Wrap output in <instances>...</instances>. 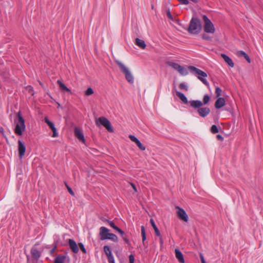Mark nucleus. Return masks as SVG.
<instances>
[{
  "label": "nucleus",
  "instance_id": "1",
  "mask_svg": "<svg viewBox=\"0 0 263 263\" xmlns=\"http://www.w3.org/2000/svg\"><path fill=\"white\" fill-rule=\"evenodd\" d=\"M202 29L201 21L197 17H193L190 23L188 28L189 33L193 34L199 33Z\"/></svg>",
  "mask_w": 263,
  "mask_h": 263
},
{
  "label": "nucleus",
  "instance_id": "2",
  "mask_svg": "<svg viewBox=\"0 0 263 263\" xmlns=\"http://www.w3.org/2000/svg\"><path fill=\"white\" fill-rule=\"evenodd\" d=\"M99 235L102 240L109 239L115 242L118 241V237L115 234L109 233V229L106 227H101L100 228Z\"/></svg>",
  "mask_w": 263,
  "mask_h": 263
},
{
  "label": "nucleus",
  "instance_id": "3",
  "mask_svg": "<svg viewBox=\"0 0 263 263\" xmlns=\"http://www.w3.org/2000/svg\"><path fill=\"white\" fill-rule=\"evenodd\" d=\"M17 120L16 121V124L14 129V132L16 135L21 136L26 128L25 120L20 111L17 112Z\"/></svg>",
  "mask_w": 263,
  "mask_h": 263
},
{
  "label": "nucleus",
  "instance_id": "4",
  "mask_svg": "<svg viewBox=\"0 0 263 263\" xmlns=\"http://www.w3.org/2000/svg\"><path fill=\"white\" fill-rule=\"evenodd\" d=\"M188 69L190 70L191 73L198 75V79L200 80L204 85L206 86L209 85V83L206 80L204 79V78L207 77V74L205 72L193 66H189Z\"/></svg>",
  "mask_w": 263,
  "mask_h": 263
},
{
  "label": "nucleus",
  "instance_id": "5",
  "mask_svg": "<svg viewBox=\"0 0 263 263\" xmlns=\"http://www.w3.org/2000/svg\"><path fill=\"white\" fill-rule=\"evenodd\" d=\"M203 30L205 32L214 34L215 32V28L213 23L205 15H203Z\"/></svg>",
  "mask_w": 263,
  "mask_h": 263
},
{
  "label": "nucleus",
  "instance_id": "6",
  "mask_svg": "<svg viewBox=\"0 0 263 263\" xmlns=\"http://www.w3.org/2000/svg\"><path fill=\"white\" fill-rule=\"evenodd\" d=\"M95 122L97 126L102 125L104 126L108 132L110 133L114 132V129L111 127V123L106 118L104 117H100L96 119Z\"/></svg>",
  "mask_w": 263,
  "mask_h": 263
},
{
  "label": "nucleus",
  "instance_id": "7",
  "mask_svg": "<svg viewBox=\"0 0 263 263\" xmlns=\"http://www.w3.org/2000/svg\"><path fill=\"white\" fill-rule=\"evenodd\" d=\"M103 220L104 222H106L110 226V227H111L115 230L117 231L121 235L122 239L125 241V242L128 245V246L130 245V242L129 241V240L127 238V235L125 234L123 231H122L118 227H117L113 221L109 220L106 219H104Z\"/></svg>",
  "mask_w": 263,
  "mask_h": 263
},
{
  "label": "nucleus",
  "instance_id": "8",
  "mask_svg": "<svg viewBox=\"0 0 263 263\" xmlns=\"http://www.w3.org/2000/svg\"><path fill=\"white\" fill-rule=\"evenodd\" d=\"M210 100V97L208 95H205L203 97V102L200 100H191L189 101V104L192 107L196 109L202 107L203 104H207Z\"/></svg>",
  "mask_w": 263,
  "mask_h": 263
},
{
  "label": "nucleus",
  "instance_id": "9",
  "mask_svg": "<svg viewBox=\"0 0 263 263\" xmlns=\"http://www.w3.org/2000/svg\"><path fill=\"white\" fill-rule=\"evenodd\" d=\"M167 64L175 70H177L182 76H186L188 74L187 70L183 66H181L178 63L173 62H168Z\"/></svg>",
  "mask_w": 263,
  "mask_h": 263
},
{
  "label": "nucleus",
  "instance_id": "10",
  "mask_svg": "<svg viewBox=\"0 0 263 263\" xmlns=\"http://www.w3.org/2000/svg\"><path fill=\"white\" fill-rule=\"evenodd\" d=\"M103 251L107 256L109 263H115L114 256L112 254L111 249L108 246H104Z\"/></svg>",
  "mask_w": 263,
  "mask_h": 263
},
{
  "label": "nucleus",
  "instance_id": "11",
  "mask_svg": "<svg viewBox=\"0 0 263 263\" xmlns=\"http://www.w3.org/2000/svg\"><path fill=\"white\" fill-rule=\"evenodd\" d=\"M176 208L178 209L177 214L179 218L184 221L187 222L188 220V216L185 211L178 206H177Z\"/></svg>",
  "mask_w": 263,
  "mask_h": 263
},
{
  "label": "nucleus",
  "instance_id": "12",
  "mask_svg": "<svg viewBox=\"0 0 263 263\" xmlns=\"http://www.w3.org/2000/svg\"><path fill=\"white\" fill-rule=\"evenodd\" d=\"M45 122L47 123V124L49 126L53 132L52 137H57L58 136V133L57 132V129L55 127L54 124L49 121L47 117L45 118Z\"/></svg>",
  "mask_w": 263,
  "mask_h": 263
},
{
  "label": "nucleus",
  "instance_id": "13",
  "mask_svg": "<svg viewBox=\"0 0 263 263\" xmlns=\"http://www.w3.org/2000/svg\"><path fill=\"white\" fill-rule=\"evenodd\" d=\"M74 133L75 136L81 142L85 143V139L81 129L77 127H76L74 129Z\"/></svg>",
  "mask_w": 263,
  "mask_h": 263
},
{
  "label": "nucleus",
  "instance_id": "14",
  "mask_svg": "<svg viewBox=\"0 0 263 263\" xmlns=\"http://www.w3.org/2000/svg\"><path fill=\"white\" fill-rule=\"evenodd\" d=\"M18 145L19 157L20 158H22L25 153L26 147L25 144L20 140L18 141Z\"/></svg>",
  "mask_w": 263,
  "mask_h": 263
},
{
  "label": "nucleus",
  "instance_id": "15",
  "mask_svg": "<svg viewBox=\"0 0 263 263\" xmlns=\"http://www.w3.org/2000/svg\"><path fill=\"white\" fill-rule=\"evenodd\" d=\"M197 112L200 116L201 117H205L207 116L210 112V109L209 107H199L198 108Z\"/></svg>",
  "mask_w": 263,
  "mask_h": 263
},
{
  "label": "nucleus",
  "instance_id": "16",
  "mask_svg": "<svg viewBox=\"0 0 263 263\" xmlns=\"http://www.w3.org/2000/svg\"><path fill=\"white\" fill-rule=\"evenodd\" d=\"M129 138L131 141L135 142L137 146L142 151L145 150V147L140 142V141L134 135H130Z\"/></svg>",
  "mask_w": 263,
  "mask_h": 263
},
{
  "label": "nucleus",
  "instance_id": "17",
  "mask_svg": "<svg viewBox=\"0 0 263 263\" xmlns=\"http://www.w3.org/2000/svg\"><path fill=\"white\" fill-rule=\"evenodd\" d=\"M69 245L72 252L74 253H77L79 251V248L76 241L73 239H69L68 240Z\"/></svg>",
  "mask_w": 263,
  "mask_h": 263
},
{
  "label": "nucleus",
  "instance_id": "18",
  "mask_svg": "<svg viewBox=\"0 0 263 263\" xmlns=\"http://www.w3.org/2000/svg\"><path fill=\"white\" fill-rule=\"evenodd\" d=\"M226 104V101L223 98H218L215 103V107L217 109H219L224 106Z\"/></svg>",
  "mask_w": 263,
  "mask_h": 263
},
{
  "label": "nucleus",
  "instance_id": "19",
  "mask_svg": "<svg viewBox=\"0 0 263 263\" xmlns=\"http://www.w3.org/2000/svg\"><path fill=\"white\" fill-rule=\"evenodd\" d=\"M115 62L118 65L119 67L120 68L121 71L122 73L124 74L128 71L129 70V69L121 61L119 60H116Z\"/></svg>",
  "mask_w": 263,
  "mask_h": 263
},
{
  "label": "nucleus",
  "instance_id": "20",
  "mask_svg": "<svg viewBox=\"0 0 263 263\" xmlns=\"http://www.w3.org/2000/svg\"><path fill=\"white\" fill-rule=\"evenodd\" d=\"M221 57L223 58L225 62L227 63L229 66L231 67H233L234 66V64L232 60L229 57L223 53L221 54Z\"/></svg>",
  "mask_w": 263,
  "mask_h": 263
},
{
  "label": "nucleus",
  "instance_id": "21",
  "mask_svg": "<svg viewBox=\"0 0 263 263\" xmlns=\"http://www.w3.org/2000/svg\"><path fill=\"white\" fill-rule=\"evenodd\" d=\"M175 256L177 258V259L178 260V261L180 263H184V259L183 257V255L182 253L181 252V251L178 249H176L175 250Z\"/></svg>",
  "mask_w": 263,
  "mask_h": 263
},
{
  "label": "nucleus",
  "instance_id": "22",
  "mask_svg": "<svg viewBox=\"0 0 263 263\" xmlns=\"http://www.w3.org/2000/svg\"><path fill=\"white\" fill-rule=\"evenodd\" d=\"M135 44L142 49H145L146 46L145 42L139 38L135 39Z\"/></svg>",
  "mask_w": 263,
  "mask_h": 263
},
{
  "label": "nucleus",
  "instance_id": "23",
  "mask_svg": "<svg viewBox=\"0 0 263 263\" xmlns=\"http://www.w3.org/2000/svg\"><path fill=\"white\" fill-rule=\"evenodd\" d=\"M236 54L238 57H244L248 63H250L251 62L249 57L246 54L245 52L241 50L237 51Z\"/></svg>",
  "mask_w": 263,
  "mask_h": 263
},
{
  "label": "nucleus",
  "instance_id": "24",
  "mask_svg": "<svg viewBox=\"0 0 263 263\" xmlns=\"http://www.w3.org/2000/svg\"><path fill=\"white\" fill-rule=\"evenodd\" d=\"M126 80L130 83H134V78L130 70L124 73Z\"/></svg>",
  "mask_w": 263,
  "mask_h": 263
},
{
  "label": "nucleus",
  "instance_id": "25",
  "mask_svg": "<svg viewBox=\"0 0 263 263\" xmlns=\"http://www.w3.org/2000/svg\"><path fill=\"white\" fill-rule=\"evenodd\" d=\"M176 95L184 104H186L189 103V102H188L187 99L183 93L180 91H176Z\"/></svg>",
  "mask_w": 263,
  "mask_h": 263
},
{
  "label": "nucleus",
  "instance_id": "26",
  "mask_svg": "<svg viewBox=\"0 0 263 263\" xmlns=\"http://www.w3.org/2000/svg\"><path fill=\"white\" fill-rule=\"evenodd\" d=\"M150 223L154 230L155 233L156 235L160 236V232L159 229H158L157 227L155 224V221L153 220V219H150Z\"/></svg>",
  "mask_w": 263,
  "mask_h": 263
},
{
  "label": "nucleus",
  "instance_id": "27",
  "mask_svg": "<svg viewBox=\"0 0 263 263\" xmlns=\"http://www.w3.org/2000/svg\"><path fill=\"white\" fill-rule=\"evenodd\" d=\"M57 83L59 84L60 88L64 91L71 93V90L68 88L64 84H63L60 80L57 81Z\"/></svg>",
  "mask_w": 263,
  "mask_h": 263
},
{
  "label": "nucleus",
  "instance_id": "28",
  "mask_svg": "<svg viewBox=\"0 0 263 263\" xmlns=\"http://www.w3.org/2000/svg\"><path fill=\"white\" fill-rule=\"evenodd\" d=\"M31 254L32 256L35 258H39L40 256V253L36 249H32L31 250Z\"/></svg>",
  "mask_w": 263,
  "mask_h": 263
},
{
  "label": "nucleus",
  "instance_id": "29",
  "mask_svg": "<svg viewBox=\"0 0 263 263\" xmlns=\"http://www.w3.org/2000/svg\"><path fill=\"white\" fill-rule=\"evenodd\" d=\"M64 260L65 257L64 256L59 255L55 258L54 263H64Z\"/></svg>",
  "mask_w": 263,
  "mask_h": 263
},
{
  "label": "nucleus",
  "instance_id": "30",
  "mask_svg": "<svg viewBox=\"0 0 263 263\" xmlns=\"http://www.w3.org/2000/svg\"><path fill=\"white\" fill-rule=\"evenodd\" d=\"M141 230L142 242L143 244H144V241L146 240V233H145V228L143 226H141Z\"/></svg>",
  "mask_w": 263,
  "mask_h": 263
},
{
  "label": "nucleus",
  "instance_id": "31",
  "mask_svg": "<svg viewBox=\"0 0 263 263\" xmlns=\"http://www.w3.org/2000/svg\"><path fill=\"white\" fill-rule=\"evenodd\" d=\"M181 4L183 5H188L190 3V2H192L193 3H196L198 2V0H177Z\"/></svg>",
  "mask_w": 263,
  "mask_h": 263
},
{
  "label": "nucleus",
  "instance_id": "32",
  "mask_svg": "<svg viewBox=\"0 0 263 263\" xmlns=\"http://www.w3.org/2000/svg\"><path fill=\"white\" fill-rule=\"evenodd\" d=\"M211 132L213 134H216L218 133L219 130L217 126L215 125H213L211 128Z\"/></svg>",
  "mask_w": 263,
  "mask_h": 263
},
{
  "label": "nucleus",
  "instance_id": "33",
  "mask_svg": "<svg viewBox=\"0 0 263 263\" xmlns=\"http://www.w3.org/2000/svg\"><path fill=\"white\" fill-rule=\"evenodd\" d=\"M93 93V90L90 87L87 88V89L85 92V95L87 96H90V95H92Z\"/></svg>",
  "mask_w": 263,
  "mask_h": 263
},
{
  "label": "nucleus",
  "instance_id": "34",
  "mask_svg": "<svg viewBox=\"0 0 263 263\" xmlns=\"http://www.w3.org/2000/svg\"><path fill=\"white\" fill-rule=\"evenodd\" d=\"M179 87L180 89L182 90H184L187 91L188 90V87L184 83H181L180 84Z\"/></svg>",
  "mask_w": 263,
  "mask_h": 263
},
{
  "label": "nucleus",
  "instance_id": "35",
  "mask_svg": "<svg viewBox=\"0 0 263 263\" xmlns=\"http://www.w3.org/2000/svg\"><path fill=\"white\" fill-rule=\"evenodd\" d=\"M222 90L218 87L216 88L215 93L216 94V97L218 98L221 94Z\"/></svg>",
  "mask_w": 263,
  "mask_h": 263
},
{
  "label": "nucleus",
  "instance_id": "36",
  "mask_svg": "<svg viewBox=\"0 0 263 263\" xmlns=\"http://www.w3.org/2000/svg\"><path fill=\"white\" fill-rule=\"evenodd\" d=\"M202 38L206 41H211V37L205 33L202 35Z\"/></svg>",
  "mask_w": 263,
  "mask_h": 263
},
{
  "label": "nucleus",
  "instance_id": "37",
  "mask_svg": "<svg viewBox=\"0 0 263 263\" xmlns=\"http://www.w3.org/2000/svg\"><path fill=\"white\" fill-rule=\"evenodd\" d=\"M79 247H80V249L82 250V251L84 253H86V250L85 249L83 244L82 243H79Z\"/></svg>",
  "mask_w": 263,
  "mask_h": 263
},
{
  "label": "nucleus",
  "instance_id": "38",
  "mask_svg": "<svg viewBox=\"0 0 263 263\" xmlns=\"http://www.w3.org/2000/svg\"><path fill=\"white\" fill-rule=\"evenodd\" d=\"M166 15H167V16L168 17V18L170 20H173V16L171 14V12H170L169 9L167 10V11H166Z\"/></svg>",
  "mask_w": 263,
  "mask_h": 263
},
{
  "label": "nucleus",
  "instance_id": "39",
  "mask_svg": "<svg viewBox=\"0 0 263 263\" xmlns=\"http://www.w3.org/2000/svg\"><path fill=\"white\" fill-rule=\"evenodd\" d=\"M66 186L67 187V189L69 192V193L73 196H74V192L72 191V189L68 185L66 184Z\"/></svg>",
  "mask_w": 263,
  "mask_h": 263
},
{
  "label": "nucleus",
  "instance_id": "40",
  "mask_svg": "<svg viewBox=\"0 0 263 263\" xmlns=\"http://www.w3.org/2000/svg\"><path fill=\"white\" fill-rule=\"evenodd\" d=\"M129 263H134L135 258L134 256L130 254L129 256Z\"/></svg>",
  "mask_w": 263,
  "mask_h": 263
},
{
  "label": "nucleus",
  "instance_id": "41",
  "mask_svg": "<svg viewBox=\"0 0 263 263\" xmlns=\"http://www.w3.org/2000/svg\"><path fill=\"white\" fill-rule=\"evenodd\" d=\"M159 237V242L160 243V245L161 246H162L163 244V238H162V235H161V234H160V236H158Z\"/></svg>",
  "mask_w": 263,
  "mask_h": 263
},
{
  "label": "nucleus",
  "instance_id": "42",
  "mask_svg": "<svg viewBox=\"0 0 263 263\" xmlns=\"http://www.w3.org/2000/svg\"><path fill=\"white\" fill-rule=\"evenodd\" d=\"M130 184L132 187H133V189H134V191L135 192H137L138 191H137V189L136 188V185L133 183H130Z\"/></svg>",
  "mask_w": 263,
  "mask_h": 263
},
{
  "label": "nucleus",
  "instance_id": "43",
  "mask_svg": "<svg viewBox=\"0 0 263 263\" xmlns=\"http://www.w3.org/2000/svg\"><path fill=\"white\" fill-rule=\"evenodd\" d=\"M200 258L201 262H205L204 257L201 253H200Z\"/></svg>",
  "mask_w": 263,
  "mask_h": 263
},
{
  "label": "nucleus",
  "instance_id": "44",
  "mask_svg": "<svg viewBox=\"0 0 263 263\" xmlns=\"http://www.w3.org/2000/svg\"><path fill=\"white\" fill-rule=\"evenodd\" d=\"M216 137L217 139L219 140L222 141L223 140V138L220 135H217Z\"/></svg>",
  "mask_w": 263,
  "mask_h": 263
},
{
  "label": "nucleus",
  "instance_id": "45",
  "mask_svg": "<svg viewBox=\"0 0 263 263\" xmlns=\"http://www.w3.org/2000/svg\"><path fill=\"white\" fill-rule=\"evenodd\" d=\"M3 128L2 127L0 128V132H3Z\"/></svg>",
  "mask_w": 263,
  "mask_h": 263
},
{
  "label": "nucleus",
  "instance_id": "46",
  "mask_svg": "<svg viewBox=\"0 0 263 263\" xmlns=\"http://www.w3.org/2000/svg\"><path fill=\"white\" fill-rule=\"evenodd\" d=\"M202 263H205V262H202Z\"/></svg>",
  "mask_w": 263,
  "mask_h": 263
}]
</instances>
